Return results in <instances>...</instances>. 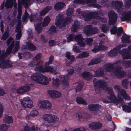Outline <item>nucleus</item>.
I'll return each instance as SVG.
<instances>
[{
    "label": "nucleus",
    "mask_w": 131,
    "mask_h": 131,
    "mask_svg": "<svg viewBox=\"0 0 131 131\" xmlns=\"http://www.w3.org/2000/svg\"><path fill=\"white\" fill-rule=\"evenodd\" d=\"M115 63L111 64L109 63L106 68L99 69L97 71L95 72L94 77L102 76L104 74V72L107 71L110 72L113 71V73L114 75L118 78H121L124 77L125 75L124 72L121 70V68H117L113 70L114 65Z\"/></svg>",
    "instance_id": "obj_1"
},
{
    "label": "nucleus",
    "mask_w": 131,
    "mask_h": 131,
    "mask_svg": "<svg viewBox=\"0 0 131 131\" xmlns=\"http://www.w3.org/2000/svg\"><path fill=\"white\" fill-rule=\"evenodd\" d=\"M68 77L67 76H65L63 75H61L58 79H55L54 78H53L51 79L49 78H48L42 74H40L38 76L36 73H34L31 76V79L37 82L41 81H45L46 82L49 81L67 82L68 81Z\"/></svg>",
    "instance_id": "obj_2"
},
{
    "label": "nucleus",
    "mask_w": 131,
    "mask_h": 131,
    "mask_svg": "<svg viewBox=\"0 0 131 131\" xmlns=\"http://www.w3.org/2000/svg\"><path fill=\"white\" fill-rule=\"evenodd\" d=\"M83 39L80 34H79L75 36L74 35H70L68 37L67 40L64 39L63 43H65L66 42H69L72 41H76L77 44L82 47H84L85 43L83 41Z\"/></svg>",
    "instance_id": "obj_3"
},
{
    "label": "nucleus",
    "mask_w": 131,
    "mask_h": 131,
    "mask_svg": "<svg viewBox=\"0 0 131 131\" xmlns=\"http://www.w3.org/2000/svg\"><path fill=\"white\" fill-rule=\"evenodd\" d=\"M76 14L78 15L81 14L84 18V20L86 21H88L93 18L98 19V13L97 12L90 13H86L85 12H82L80 9H78L76 11Z\"/></svg>",
    "instance_id": "obj_4"
},
{
    "label": "nucleus",
    "mask_w": 131,
    "mask_h": 131,
    "mask_svg": "<svg viewBox=\"0 0 131 131\" xmlns=\"http://www.w3.org/2000/svg\"><path fill=\"white\" fill-rule=\"evenodd\" d=\"M72 20L70 17H68L64 20L63 15H59L56 17L55 24L57 27L61 28L69 23Z\"/></svg>",
    "instance_id": "obj_5"
},
{
    "label": "nucleus",
    "mask_w": 131,
    "mask_h": 131,
    "mask_svg": "<svg viewBox=\"0 0 131 131\" xmlns=\"http://www.w3.org/2000/svg\"><path fill=\"white\" fill-rule=\"evenodd\" d=\"M45 66V67H43L41 66L36 67L34 70L37 72H50L53 75L59 73V72L57 70H54L52 67L48 66V65H46V64Z\"/></svg>",
    "instance_id": "obj_6"
},
{
    "label": "nucleus",
    "mask_w": 131,
    "mask_h": 131,
    "mask_svg": "<svg viewBox=\"0 0 131 131\" xmlns=\"http://www.w3.org/2000/svg\"><path fill=\"white\" fill-rule=\"evenodd\" d=\"M94 83V82H93ZM107 82H94L95 84L94 86L96 89L100 90V89H103V90H106L107 91L108 95H110L114 93L113 89L112 88H109L108 87Z\"/></svg>",
    "instance_id": "obj_7"
},
{
    "label": "nucleus",
    "mask_w": 131,
    "mask_h": 131,
    "mask_svg": "<svg viewBox=\"0 0 131 131\" xmlns=\"http://www.w3.org/2000/svg\"><path fill=\"white\" fill-rule=\"evenodd\" d=\"M74 2L78 4H86L90 3L89 6L100 8L101 6L100 5L96 4V0H74Z\"/></svg>",
    "instance_id": "obj_8"
},
{
    "label": "nucleus",
    "mask_w": 131,
    "mask_h": 131,
    "mask_svg": "<svg viewBox=\"0 0 131 131\" xmlns=\"http://www.w3.org/2000/svg\"><path fill=\"white\" fill-rule=\"evenodd\" d=\"M99 32L98 28H93L91 25H88L85 27L84 29V32L87 35L90 36L98 33Z\"/></svg>",
    "instance_id": "obj_9"
},
{
    "label": "nucleus",
    "mask_w": 131,
    "mask_h": 131,
    "mask_svg": "<svg viewBox=\"0 0 131 131\" xmlns=\"http://www.w3.org/2000/svg\"><path fill=\"white\" fill-rule=\"evenodd\" d=\"M43 118L48 123H56L59 121L58 117L57 116L51 114H46L43 115Z\"/></svg>",
    "instance_id": "obj_10"
},
{
    "label": "nucleus",
    "mask_w": 131,
    "mask_h": 131,
    "mask_svg": "<svg viewBox=\"0 0 131 131\" xmlns=\"http://www.w3.org/2000/svg\"><path fill=\"white\" fill-rule=\"evenodd\" d=\"M50 21V18L48 16L46 17L44 19L43 21L42 24L40 23L37 24L35 27V29L37 32L39 33L41 31L42 27L48 26Z\"/></svg>",
    "instance_id": "obj_11"
},
{
    "label": "nucleus",
    "mask_w": 131,
    "mask_h": 131,
    "mask_svg": "<svg viewBox=\"0 0 131 131\" xmlns=\"http://www.w3.org/2000/svg\"><path fill=\"white\" fill-rule=\"evenodd\" d=\"M21 13H18V15L17 17L18 19V23L15 29V31L17 33L16 35V39L17 40L19 39L21 37V20H19L21 18Z\"/></svg>",
    "instance_id": "obj_12"
},
{
    "label": "nucleus",
    "mask_w": 131,
    "mask_h": 131,
    "mask_svg": "<svg viewBox=\"0 0 131 131\" xmlns=\"http://www.w3.org/2000/svg\"><path fill=\"white\" fill-rule=\"evenodd\" d=\"M20 102L23 106L26 107L30 108L33 106L32 101L28 97H24L21 100Z\"/></svg>",
    "instance_id": "obj_13"
},
{
    "label": "nucleus",
    "mask_w": 131,
    "mask_h": 131,
    "mask_svg": "<svg viewBox=\"0 0 131 131\" xmlns=\"http://www.w3.org/2000/svg\"><path fill=\"white\" fill-rule=\"evenodd\" d=\"M29 85H25L19 87L17 90L18 94H21L29 91L30 87H34V85L33 84H29Z\"/></svg>",
    "instance_id": "obj_14"
},
{
    "label": "nucleus",
    "mask_w": 131,
    "mask_h": 131,
    "mask_svg": "<svg viewBox=\"0 0 131 131\" xmlns=\"http://www.w3.org/2000/svg\"><path fill=\"white\" fill-rule=\"evenodd\" d=\"M108 16L109 18V23L110 25L113 24L116 22L117 16L114 11L112 10L110 11L108 13Z\"/></svg>",
    "instance_id": "obj_15"
},
{
    "label": "nucleus",
    "mask_w": 131,
    "mask_h": 131,
    "mask_svg": "<svg viewBox=\"0 0 131 131\" xmlns=\"http://www.w3.org/2000/svg\"><path fill=\"white\" fill-rule=\"evenodd\" d=\"M39 106L40 108L48 110L51 108V104L48 101H40L39 104Z\"/></svg>",
    "instance_id": "obj_16"
},
{
    "label": "nucleus",
    "mask_w": 131,
    "mask_h": 131,
    "mask_svg": "<svg viewBox=\"0 0 131 131\" xmlns=\"http://www.w3.org/2000/svg\"><path fill=\"white\" fill-rule=\"evenodd\" d=\"M103 126L102 124L99 122H93L89 125V127L93 130H97L101 128Z\"/></svg>",
    "instance_id": "obj_17"
},
{
    "label": "nucleus",
    "mask_w": 131,
    "mask_h": 131,
    "mask_svg": "<svg viewBox=\"0 0 131 131\" xmlns=\"http://www.w3.org/2000/svg\"><path fill=\"white\" fill-rule=\"evenodd\" d=\"M11 43L10 45L7 48L6 50V53L7 54H9L11 53L14 43V41L13 40V38L10 37L7 39V45H8Z\"/></svg>",
    "instance_id": "obj_18"
},
{
    "label": "nucleus",
    "mask_w": 131,
    "mask_h": 131,
    "mask_svg": "<svg viewBox=\"0 0 131 131\" xmlns=\"http://www.w3.org/2000/svg\"><path fill=\"white\" fill-rule=\"evenodd\" d=\"M3 58L0 62V66L1 68L3 69L5 68H10L12 67V62L8 60H4Z\"/></svg>",
    "instance_id": "obj_19"
},
{
    "label": "nucleus",
    "mask_w": 131,
    "mask_h": 131,
    "mask_svg": "<svg viewBox=\"0 0 131 131\" xmlns=\"http://www.w3.org/2000/svg\"><path fill=\"white\" fill-rule=\"evenodd\" d=\"M48 93L49 95L53 98H58L61 96L60 92L56 90H48Z\"/></svg>",
    "instance_id": "obj_20"
},
{
    "label": "nucleus",
    "mask_w": 131,
    "mask_h": 131,
    "mask_svg": "<svg viewBox=\"0 0 131 131\" xmlns=\"http://www.w3.org/2000/svg\"><path fill=\"white\" fill-rule=\"evenodd\" d=\"M100 105L96 104H92L89 105L88 106V108L90 111L97 112L101 108Z\"/></svg>",
    "instance_id": "obj_21"
},
{
    "label": "nucleus",
    "mask_w": 131,
    "mask_h": 131,
    "mask_svg": "<svg viewBox=\"0 0 131 131\" xmlns=\"http://www.w3.org/2000/svg\"><path fill=\"white\" fill-rule=\"evenodd\" d=\"M122 21H126L127 22L131 23V11H129L123 14L121 18Z\"/></svg>",
    "instance_id": "obj_22"
},
{
    "label": "nucleus",
    "mask_w": 131,
    "mask_h": 131,
    "mask_svg": "<svg viewBox=\"0 0 131 131\" xmlns=\"http://www.w3.org/2000/svg\"><path fill=\"white\" fill-rule=\"evenodd\" d=\"M66 57L67 58L66 61V63L67 65H69L73 62L74 59V57L73 55H71L69 52H66Z\"/></svg>",
    "instance_id": "obj_23"
},
{
    "label": "nucleus",
    "mask_w": 131,
    "mask_h": 131,
    "mask_svg": "<svg viewBox=\"0 0 131 131\" xmlns=\"http://www.w3.org/2000/svg\"><path fill=\"white\" fill-rule=\"evenodd\" d=\"M123 47L122 45H119L116 48L111 50L108 53L109 56L112 57L116 55V54L119 52V50Z\"/></svg>",
    "instance_id": "obj_24"
},
{
    "label": "nucleus",
    "mask_w": 131,
    "mask_h": 131,
    "mask_svg": "<svg viewBox=\"0 0 131 131\" xmlns=\"http://www.w3.org/2000/svg\"><path fill=\"white\" fill-rule=\"evenodd\" d=\"M94 44L95 45V47L94 49L92 50V51L93 52L95 53L100 50H104L108 48V47H106L103 45H100L98 46L97 44L96 43H95Z\"/></svg>",
    "instance_id": "obj_25"
},
{
    "label": "nucleus",
    "mask_w": 131,
    "mask_h": 131,
    "mask_svg": "<svg viewBox=\"0 0 131 131\" xmlns=\"http://www.w3.org/2000/svg\"><path fill=\"white\" fill-rule=\"evenodd\" d=\"M120 53L122 54L123 59H131V53L127 50H124V51H119Z\"/></svg>",
    "instance_id": "obj_26"
},
{
    "label": "nucleus",
    "mask_w": 131,
    "mask_h": 131,
    "mask_svg": "<svg viewBox=\"0 0 131 131\" xmlns=\"http://www.w3.org/2000/svg\"><path fill=\"white\" fill-rule=\"evenodd\" d=\"M123 30V28L121 27L118 28L117 29L116 27H114L110 31L112 34H115L117 31V35L119 36L121 35Z\"/></svg>",
    "instance_id": "obj_27"
},
{
    "label": "nucleus",
    "mask_w": 131,
    "mask_h": 131,
    "mask_svg": "<svg viewBox=\"0 0 131 131\" xmlns=\"http://www.w3.org/2000/svg\"><path fill=\"white\" fill-rule=\"evenodd\" d=\"M112 4L113 7L118 9H120L123 6L122 2L117 1H113Z\"/></svg>",
    "instance_id": "obj_28"
},
{
    "label": "nucleus",
    "mask_w": 131,
    "mask_h": 131,
    "mask_svg": "<svg viewBox=\"0 0 131 131\" xmlns=\"http://www.w3.org/2000/svg\"><path fill=\"white\" fill-rule=\"evenodd\" d=\"M82 77L87 80H90L92 79V75L90 72H84L82 74Z\"/></svg>",
    "instance_id": "obj_29"
},
{
    "label": "nucleus",
    "mask_w": 131,
    "mask_h": 131,
    "mask_svg": "<svg viewBox=\"0 0 131 131\" xmlns=\"http://www.w3.org/2000/svg\"><path fill=\"white\" fill-rule=\"evenodd\" d=\"M76 101L79 104L86 105L88 104L87 102L82 98L80 96L78 97L76 99Z\"/></svg>",
    "instance_id": "obj_30"
},
{
    "label": "nucleus",
    "mask_w": 131,
    "mask_h": 131,
    "mask_svg": "<svg viewBox=\"0 0 131 131\" xmlns=\"http://www.w3.org/2000/svg\"><path fill=\"white\" fill-rule=\"evenodd\" d=\"M16 0H7L6 2L5 6L7 8H9L12 7L14 4L13 1H14L15 4L14 6H15V1Z\"/></svg>",
    "instance_id": "obj_31"
},
{
    "label": "nucleus",
    "mask_w": 131,
    "mask_h": 131,
    "mask_svg": "<svg viewBox=\"0 0 131 131\" xmlns=\"http://www.w3.org/2000/svg\"><path fill=\"white\" fill-rule=\"evenodd\" d=\"M51 9V7L50 6H49L46 7L40 12V15L42 16H44Z\"/></svg>",
    "instance_id": "obj_32"
},
{
    "label": "nucleus",
    "mask_w": 131,
    "mask_h": 131,
    "mask_svg": "<svg viewBox=\"0 0 131 131\" xmlns=\"http://www.w3.org/2000/svg\"><path fill=\"white\" fill-rule=\"evenodd\" d=\"M4 121L7 124H10L13 122V118L12 116L6 115L3 119Z\"/></svg>",
    "instance_id": "obj_33"
},
{
    "label": "nucleus",
    "mask_w": 131,
    "mask_h": 131,
    "mask_svg": "<svg viewBox=\"0 0 131 131\" xmlns=\"http://www.w3.org/2000/svg\"><path fill=\"white\" fill-rule=\"evenodd\" d=\"M101 60L99 58H96L92 59L88 64V66H91L95 64H97L100 62Z\"/></svg>",
    "instance_id": "obj_34"
},
{
    "label": "nucleus",
    "mask_w": 131,
    "mask_h": 131,
    "mask_svg": "<svg viewBox=\"0 0 131 131\" xmlns=\"http://www.w3.org/2000/svg\"><path fill=\"white\" fill-rule=\"evenodd\" d=\"M80 23L77 21H75L74 24L73 25L71 28V30L73 32H75L77 31V29L79 27Z\"/></svg>",
    "instance_id": "obj_35"
},
{
    "label": "nucleus",
    "mask_w": 131,
    "mask_h": 131,
    "mask_svg": "<svg viewBox=\"0 0 131 131\" xmlns=\"http://www.w3.org/2000/svg\"><path fill=\"white\" fill-rule=\"evenodd\" d=\"M64 6V3L62 2L58 3L56 4L54 6L55 9L58 10L62 8Z\"/></svg>",
    "instance_id": "obj_36"
},
{
    "label": "nucleus",
    "mask_w": 131,
    "mask_h": 131,
    "mask_svg": "<svg viewBox=\"0 0 131 131\" xmlns=\"http://www.w3.org/2000/svg\"><path fill=\"white\" fill-rule=\"evenodd\" d=\"M89 56V53L86 52H84L80 54L76 57V58H82L88 57Z\"/></svg>",
    "instance_id": "obj_37"
},
{
    "label": "nucleus",
    "mask_w": 131,
    "mask_h": 131,
    "mask_svg": "<svg viewBox=\"0 0 131 131\" xmlns=\"http://www.w3.org/2000/svg\"><path fill=\"white\" fill-rule=\"evenodd\" d=\"M130 37L129 36H128L126 34H124L123 35L122 39L123 41L124 42L128 43L130 42Z\"/></svg>",
    "instance_id": "obj_38"
},
{
    "label": "nucleus",
    "mask_w": 131,
    "mask_h": 131,
    "mask_svg": "<svg viewBox=\"0 0 131 131\" xmlns=\"http://www.w3.org/2000/svg\"><path fill=\"white\" fill-rule=\"evenodd\" d=\"M29 17V14L26 10L25 11V13L22 16V21L26 23L28 20Z\"/></svg>",
    "instance_id": "obj_39"
},
{
    "label": "nucleus",
    "mask_w": 131,
    "mask_h": 131,
    "mask_svg": "<svg viewBox=\"0 0 131 131\" xmlns=\"http://www.w3.org/2000/svg\"><path fill=\"white\" fill-rule=\"evenodd\" d=\"M74 10L72 8L69 7L68 9L66 11V14L67 16H71L73 15Z\"/></svg>",
    "instance_id": "obj_40"
},
{
    "label": "nucleus",
    "mask_w": 131,
    "mask_h": 131,
    "mask_svg": "<svg viewBox=\"0 0 131 131\" xmlns=\"http://www.w3.org/2000/svg\"><path fill=\"white\" fill-rule=\"evenodd\" d=\"M19 43L18 41H16L14 48L12 50V52L14 54L19 49Z\"/></svg>",
    "instance_id": "obj_41"
},
{
    "label": "nucleus",
    "mask_w": 131,
    "mask_h": 131,
    "mask_svg": "<svg viewBox=\"0 0 131 131\" xmlns=\"http://www.w3.org/2000/svg\"><path fill=\"white\" fill-rule=\"evenodd\" d=\"M35 130V128L34 126H32L31 127L28 126H25L24 127V131H34Z\"/></svg>",
    "instance_id": "obj_42"
},
{
    "label": "nucleus",
    "mask_w": 131,
    "mask_h": 131,
    "mask_svg": "<svg viewBox=\"0 0 131 131\" xmlns=\"http://www.w3.org/2000/svg\"><path fill=\"white\" fill-rule=\"evenodd\" d=\"M100 28L102 30V31L104 33H106L109 30L108 27L107 26L104 24H103L100 26Z\"/></svg>",
    "instance_id": "obj_43"
},
{
    "label": "nucleus",
    "mask_w": 131,
    "mask_h": 131,
    "mask_svg": "<svg viewBox=\"0 0 131 131\" xmlns=\"http://www.w3.org/2000/svg\"><path fill=\"white\" fill-rule=\"evenodd\" d=\"M122 108L125 111L130 113L131 111V107L127 105H124L122 106Z\"/></svg>",
    "instance_id": "obj_44"
},
{
    "label": "nucleus",
    "mask_w": 131,
    "mask_h": 131,
    "mask_svg": "<svg viewBox=\"0 0 131 131\" xmlns=\"http://www.w3.org/2000/svg\"><path fill=\"white\" fill-rule=\"evenodd\" d=\"M26 45L28 46V48L31 50H33L36 49V47L34 46L31 43L27 42Z\"/></svg>",
    "instance_id": "obj_45"
},
{
    "label": "nucleus",
    "mask_w": 131,
    "mask_h": 131,
    "mask_svg": "<svg viewBox=\"0 0 131 131\" xmlns=\"http://www.w3.org/2000/svg\"><path fill=\"white\" fill-rule=\"evenodd\" d=\"M81 117L82 118H83L84 119L87 120L88 118L90 117V116L88 113L86 112H84L82 115Z\"/></svg>",
    "instance_id": "obj_46"
},
{
    "label": "nucleus",
    "mask_w": 131,
    "mask_h": 131,
    "mask_svg": "<svg viewBox=\"0 0 131 131\" xmlns=\"http://www.w3.org/2000/svg\"><path fill=\"white\" fill-rule=\"evenodd\" d=\"M81 83H83V82H79L76 88V91L80 92L82 89L83 85L81 84Z\"/></svg>",
    "instance_id": "obj_47"
},
{
    "label": "nucleus",
    "mask_w": 131,
    "mask_h": 131,
    "mask_svg": "<svg viewBox=\"0 0 131 131\" xmlns=\"http://www.w3.org/2000/svg\"><path fill=\"white\" fill-rule=\"evenodd\" d=\"M41 56V53H39L34 58L33 60L39 61V63H40L41 62V61L40 60V59Z\"/></svg>",
    "instance_id": "obj_48"
},
{
    "label": "nucleus",
    "mask_w": 131,
    "mask_h": 131,
    "mask_svg": "<svg viewBox=\"0 0 131 131\" xmlns=\"http://www.w3.org/2000/svg\"><path fill=\"white\" fill-rule=\"evenodd\" d=\"M61 84L62 88L64 89H67L69 90V82H62Z\"/></svg>",
    "instance_id": "obj_49"
},
{
    "label": "nucleus",
    "mask_w": 131,
    "mask_h": 131,
    "mask_svg": "<svg viewBox=\"0 0 131 131\" xmlns=\"http://www.w3.org/2000/svg\"><path fill=\"white\" fill-rule=\"evenodd\" d=\"M8 127L7 125L3 124L0 125V129L2 131H6Z\"/></svg>",
    "instance_id": "obj_50"
},
{
    "label": "nucleus",
    "mask_w": 131,
    "mask_h": 131,
    "mask_svg": "<svg viewBox=\"0 0 131 131\" xmlns=\"http://www.w3.org/2000/svg\"><path fill=\"white\" fill-rule=\"evenodd\" d=\"M39 61H36V60H34L30 62L29 64V66L31 67H35V66L39 64Z\"/></svg>",
    "instance_id": "obj_51"
},
{
    "label": "nucleus",
    "mask_w": 131,
    "mask_h": 131,
    "mask_svg": "<svg viewBox=\"0 0 131 131\" xmlns=\"http://www.w3.org/2000/svg\"><path fill=\"white\" fill-rule=\"evenodd\" d=\"M31 0H21L22 4L24 5L25 7H27V6L30 4Z\"/></svg>",
    "instance_id": "obj_52"
},
{
    "label": "nucleus",
    "mask_w": 131,
    "mask_h": 131,
    "mask_svg": "<svg viewBox=\"0 0 131 131\" xmlns=\"http://www.w3.org/2000/svg\"><path fill=\"white\" fill-rule=\"evenodd\" d=\"M6 52L5 53V55L4 51V50H3L2 52L0 50V54H1V55L0 56V61H2L3 58H5L9 54H6Z\"/></svg>",
    "instance_id": "obj_53"
},
{
    "label": "nucleus",
    "mask_w": 131,
    "mask_h": 131,
    "mask_svg": "<svg viewBox=\"0 0 131 131\" xmlns=\"http://www.w3.org/2000/svg\"><path fill=\"white\" fill-rule=\"evenodd\" d=\"M122 65L126 67H131V62H127L124 61L122 62Z\"/></svg>",
    "instance_id": "obj_54"
},
{
    "label": "nucleus",
    "mask_w": 131,
    "mask_h": 131,
    "mask_svg": "<svg viewBox=\"0 0 131 131\" xmlns=\"http://www.w3.org/2000/svg\"><path fill=\"white\" fill-rule=\"evenodd\" d=\"M125 4L126 7L129 8L131 6V0H125Z\"/></svg>",
    "instance_id": "obj_55"
},
{
    "label": "nucleus",
    "mask_w": 131,
    "mask_h": 131,
    "mask_svg": "<svg viewBox=\"0 0 131 131\" xmlns=\"http://www.w3.org/2000/svg\"><path fill=\"white\" fill-rule=\"evenodd\" d=\"M49 33L50 34L54 33L56 32V29L54 26H52L49 30Z\"/></svg>",
    "instance_id": "obj_56"
},
{
    "label": "nucleus",
    "mask_w": 131,
    "mask_h": 131,
    "mask_svg": "<svg viewBox=\"0 0 131 131\" xmlns=\"http://www.w3.org/2000/svg\"><path fill=\"white\" fill-rule=\"evenodd\" d=\"M54 59L53 56H51L49 57V61L46 62V65H48L52 63V62Z\"/></svg>",
    "instance_id": "obj_57"
},
{
    "label": "nucleus",
    "mask_w": 131,
    "mask_h": 131,
    "mask_svg": "<svg viewBox=\"0 0 131 131\" xmlns=\"http://www.w3.org/2000/svg\"><path fill=\"white\" fill-rule=\"evenodd\" d=\"M18 13H21V5L22 4V2H21L20 0H18Z\"/></svg>",
    "instance_id": "obj_58"
},
{
    "label": "nucleus",
    "mask_w": 131,
    "mask_h": 131,
    "mask_svg": "<svg viewBox=\"0 0 131 131\" xmlns=\"http://www.w3.org/2000/svg\"><path fill=\"white\" fill-rule=\"evenodd\" d=\"M9 36L8 33L7 32H5L4 35L2 36L1 39L5 40Z\"/></svg>",
    "instance_id": "obj_59"
},
{
    "label": "nucleus",
    "mask_w": 131,
    "mask_h": 131,
    "mask_svg": "<svg viewBox=\"0 0 131 131\" xmlns=\"http://www.w3.org/2000/svg\"><path fill=\"white\" fill-rule=\"evenodd\" d=\"M38 114V112L37 110H33L30 113V115L31 116H35Z\"/></svg>",
    "instance_id": "obj_60"
},
{
    "label": "nucleus",
    "mask_w": 131,
    "mask_h": 131,
    "mask_svg": "<svg viewBox=\"0 0 131 131\" xmlns=\"http://www.w3.org/2000/svg\"><path fill=\"white\" fill-rule=\"evenodd\" d=\"M40 40L41 42L43 44H44L47 41V40L46 39L43 35H42L40 38Z\"/></svg>",
    "instance_id": "obj_61"
},
{
    "label": "nucleus",
    "mask_w": 131,
    "mask_h": 131,
    "mask_svg": "<svg viewBox=\"0 0 131 131\" xmlns=\"http://www.w3.org/2000/svg\"><path fill=\"white\" fill-rule=\"evenodd\" d=\"M86 41L87 44L89 45H91L93 42L92 39L91 38H88L86 39Z\"/></svg>",
    "instance_id": "obj_62"
},
{
    "label": "nucleus",
    "mask_w": 131,
    "mask_h": 131,
    "mask_svg": "<svg viewBox=\"0 0 131 131\" xmlns=\"http://www.w3.org/2000/svg\"><path fill=\"white\" fill-rule=\"evenodd\" d=\"M67 71L68 75L71 76L73 74L74 70L72 69H68Z\"/></svg>",
    "instance_id": "obj_63"
},
{
    "label": "nucleus",
    "mask_w": 131,
    "mask_h": 131,
    "mask_svg": "<svg viewBox=\"0 0 131 131\" xmlns=\"http://www.w3.org/2000/svg\"><path fill=\"white\" fill-rule=\"evenodd\" d=\"M71 131H86L85 129L83 127H80L78 128H75L73 129Z\"/></svg>",
    "instance_id": "obj_64"
}]
</instances>
